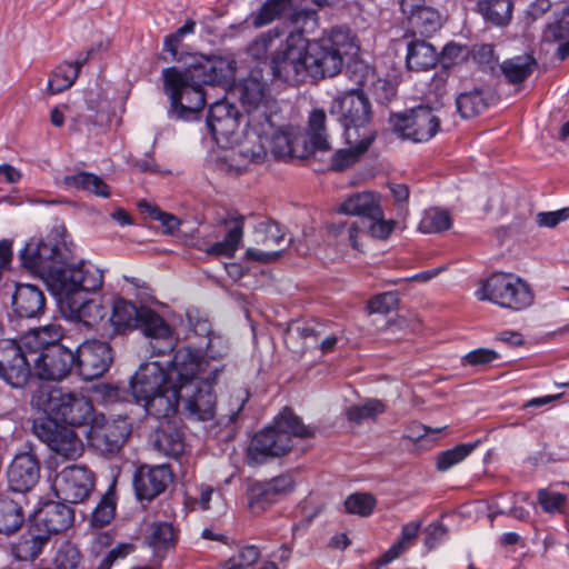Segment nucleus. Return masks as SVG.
<instances>
[{"label":"nucleus","mask_w":569,"mask_h":569,"mask_svg":"<svg viewBox=\"0 0 569 569\" xmlns=\"http://www.w3.org/2000/svg\"><path fill=\"white\" fill-rule=\"evenodd\" d=\"M279 118L278 112L268 117V123L271 128L261 126V132L254 128L247 129L244 140L239 143L238 149L230 150L219 159V169L228 174H240L249 163H258L264 160L268 149L276 158H288L293 126H279Z\"/></svg>","instance_id":"nucleus-1"},{"label":"nucleus","mask_w":569,"mask_h":569,"mask_svg":"<svg viewBox=\"0 0 569 569\" xmlns=\"http://www.w3.org/2000/svg\"><path fill=\"white\" fill-rule=\"evenodd\" d=\"M315 429L305 426L291 410H283L271 427L257 432L247 452L251 466L261 465L268 458L286 455L292 448V437L310 438Z\"/></svg>","instance_id":"nucleus-2"},{"label":"nucleus","mask_w":569,"mask_h":569,"mask_svg":"<svg viewBox=\"0 0 569 569\" xmlns=\"http://www.w3.org/2000/svg\"><path fill=\"white\" fill-rule=\"evenodd\" d=\"M112 312L107 322L113 328V333L139 329L152 341H161L158 347L151 342L152 355L159 356L172 349L173 338L169 325L152 309L137 307L124 299H118L112 305Z\"/></svg>","instance_id":"nucleus-3"},{"label":"nucleus","mask_w":569,"mask_h":569,"mask_svg":"<svg viewBox=\"0 0 569 569\" xmlns=\"http://www.w3.org/2000/svg\"><path fill=\"white\" fill-rule=\"evenodd\" d=\"M229 349L223 336L211 335L204 349L190 346L178 348L173 355L174 370L180 380L192 381V378L200 377L206 382H217L226 369L221 360L228 356Z\"/></svg>","instance_id":"nucleus-4"},{"label":"nucleus","mask_w":569,"mask_h":569,"mask_svg":"<svg viewBox=\"0 0 569 569\" xmlns=\"http://www.w3.org/2000/svg\"><path fill=\"white\" fill-rule=\"evenodd\" d=\"M329 111L338 116L347 143H356L360 152L367 151L375 139V132L368 128L371 106L366 94L358 89L348 90L332 100Z\"/></svg>","instance_id":"nucleus-5"},{"label":"nucleus","mask_w":569,"mask_h":569,"mask_svg":"<svg viewBox=\"0 0 569 569\" xmlns=\"http://www.w3.org/2000/svg\"><path fill=\"white\" fill-rule=\"evenodd\" d=\"M43 279L62 308L68 298L74 300L84 292L99 290L103 283V272L92 263L73 266L67 260L56 264Z\"/></svg>","instance_id":"nucleus-6"},{"label":"nucleus","mask_w":569,"mask_h":569,"mask_svg":"<svg viewBox=\"0 0 569 569\" xmlns=\"http://www.w3.org/2000/svg\"><path fill=\"white\" fill-rule=\"evenodd\" d=\"M31 405L44 415L61 419L69 426H84L93 419V407L83 396L63 392L59 388H40L31 398Z\"/></svg>","instance_id":"nucleus-7"},{"label":"nucleus","mask_w":569,"mask_h":569,"mask_svg":"<svg viewBox=\"0 0 569 569\" xmlns=\"http://www.w3.org/2000/svg\"><path fill=\"white\" fill-rule=\"evenodd\" d=\"M306 61V37L301 30L287 34L280 50L268 63L267 77L270 83L297 86L308 76Z\"/></svg>","instance_id":"nucleus-8"},{"label":"nucleus","mask_w":569,"mask_h":569,"mask_svg":"<svg viewBox=\"0 0 569 569\" xmlns=\"http://www.w3.org/2000/svg\"><path fill=\"white\" fill-rule=\"evenodd\" d=\"M269 78L259 70H252L238 87L239 98L247 113V129L271 128L268 117L276 114L278 103L267 91Z\"/></svg>","instance_id":"nucleus-9"},{"label":"nucleus","mask_w":569,"mask_h":569,"mask_svg":"<svg viewBox=\"0 0 569 569\" xmlns=\"http://www.w3.org/2000/svg\"><path fill=\"white\" fill-rule=\"evenodd\" d=\"M476 296L479 300H488L512 310L526 309L533 302L529 284L519 277L505 272H496L482 281Z\"/></svg>","instance_id":"nucleus-10"},{"label":"nucleus","mask_w":569,"mask_h":569,"mask_svg":"<svg viewBox=\"0 0 569 569\" xmlns=\"http://www.w3.org/2000/svg\"><path fill=\"white\" fill-rule=\"evenodd\" d=\"M173 73H182L174 67L162 71L164 91L170 99L168 116L174 120H191L206 104L203 89L193 80L176 79Z\"/></svg>","instance_id":"nucleus-11"},{"label":"nucleus","mask_w":569,"mask_h":569,"mask_svg":"<svg viewBox=\"0 0 569 569\" xmlns=\"http://www.w3.org/2000/svg\"><path fill=\"white\" fill-rule=\"evenodd\" d=\"M33 435L56 455L76 460L83 453V443L69 426L60 425L52 417H38L32 421Z\"/></svg>","instance_id":"nucleus-12"},{"label":"nucleus","mask_w":569,"mask_h":569,"mask_svg":"<svg viewBox=\"0 0 569 569\" xmlns=\"http://www.w3.org/2000/svg\"><path fill=\"white\" fill-rule=\"evenodd\" d=\"M389 121L395 133L413 142L429 141L440 128V118L427 106H419L408 113L391 114Z\"/></svg>","instance_id":"nucleus-13"},{"label":"nucleus","mask_w":569,"mask_h":569,"mask_svg":"<svg viewBox=\"0 0 569 569\" xmlns=\"http://www.w3.org/2000/svg\"><path fill=\"white\" fill-rule=\"evenodd\" d=\"M174 382H178V386L186 383L184 380H180L178 377L172 359L166 367L160 361L140 365L131 377L129 386L133 398L140 403L142 399L161 391Z\"/></svg>","instance_id":"nucleus-14"},{"label":"nucleus","mask_w":569,"mask_h":569,"mask_svg":"<svg viewBox=\"0 0 569 569\" xmlns=\"http://www.w3.org/2000/svg\"><path fill=\"white\" fill-rule=\"evenodd\" d=\"M132 431L131 422L127 417L107 419L104 416H94L88 433L92 448L102 455L119 452Z\"/></svg>","instance_id":"nucleus-15"},{"label":"nucleus","mask_w":569,"mask_h":569,"mask_svg":"<svg viewBox=\"0 0 569 569\" xmlns=\"http://www.w3.org/2000/svg\"><path fill=\"white\" fill-rule=\"evenodd\" d=\"M70 258V250L64 242L51 239H31L20 252L22 266L44 278L50 270Z\"/></svg>","instance_id":"nucleus-16"},{"label":"nucleus","mask_w":569,"mask_h":569,"mask_svg":"<svg viewBox=\"0 0 569 569\" xmlns=\"http://www.w3.org/2000/svg\"><path fill=\"white\" fill-rule=\"evenodd\" d=\"M30 356L22 340L0 339V379L13 388H22L32 375Z\"/></svg>","instance_id":"nucleus-17"},{"label":"nucleus","mask_w":569,"mask_h":569,"mask_svg":"<svg viewBox=\"0 0 569 569\" xmlns=\"http://www.w3.org/2000/svg\"><path fill=\"white\" fill-rule=\"evenodd\" d=\"M326 113L321 109L313 110L309 116L308 131L301 127H292L290 154L288 158L306 159L315 150H328L330 148L326 136Z\"/></svg>","instance_id":"nucleus-18"},{"label":"nucleus","mask_w":569,"mask_h":569,"mask_svg":"<svg viewBox=\"0 0 569 569\" xmlns=\"http://www.w3.org/2000/svg\"><path fill=\"white\" fill-rule=\"evenodd\" d=\"M94 486L93 473L84 466H68L54 477L52 488L56 496L68 503L84 501Z\"/></svg>","instance_id":"nucleus-19"},{"label":"nucleus","mask_w":569,"mask_h":569,"mask_svg":"<svg viewBox=\"0 0 569 569\" xmlns=\"http://www.w3.org/2000/svg\"><path fill=\"white\" fill-rule=\"evenodd\" d=\"M33 360L34 375L47 381H62L76 367V355L64 345H50Z\"/></svg>","instance_id":"nucleus-20"},{"label":"nucleus","mask_w":569,"mask_h":569,"mask_svg":"<svg viewBox=\"0 0 569 569\" xmlns=\"http://www.w3.org/2000/svg\"><path fill=\"white\" fill-rule=\"evenodd\" d=\"M217 382H206L200 377L186 381L180 387L181 401L184 402V410L191 419L210 420L216 415V395L213 386Z\"/></svg>","instance_id":"nucleus-21"},{"label":"nucleus","mask_w":569,"mask_h":569,"mask_svg":"<svg viewBox=\"0 0 569 569\" xmlns=\"http://www.w3.org/2000/svg\"><path fill=\"white\" fill-rule=\"evenodd\" d=\"M76 367L84 380H93L103 376L113 356L109 343L100 340H87L76 350Z\"/></svg>","instance_id":"nucleus-22"},{"label":"nucleus","mask_w":569,"mask_h":569,"mask_svg":"<svg viewBox=\"0 0 569 569\" xmlns=\"http://www.w3.org/2000/svg\"><path fill=\"white\" fill-rule=\"evenodd\" d=\"M296 481L289 473L269 480L254 481L248 488V503L253 512H262L295 490Z\"/></svg>","instance_id":"nucleus-23"},{"label":"nucleus","mask_w":569,"mask_h":569,"mask_svg":"<svg viewBox=\"0 0 569 569\" xmlns=\"http://www.w3.org/2000/svg\"><path fill=\"white\" fill-rule=\"evenodd\" d=\"M240 113L227 100H218L210 104L207 116V127L214 141L227 147L237 141L234 138L239 128Z\"/></svg>","instance_id":"nucleus-24"},{"label":"nucleus","mask_w":569,"mask_h":569,"mask_svg":"<svg viewBox=\"0 0 569 569\" xmlns=\"http://www.w3.org/2000/svg\"><path fill=\"white\" fill-rule=\"evenodd\" d=\"M172 481L168 465L141 466L133 476V488L139 500H152Z\"/></svg>","instance_id":"nucleus-25"},{"label":"nucleus","mask_w":569,"mask_h":569,"mask_svg":"<svg viewBox=\"0 0 569 569\" xmlns=\"http://www.w3.org/2000/svg\"><path fill=\"white\" fill-rule=\"evenodd\" d=\"M9 488L18 493L30 491L40 479V462L36 455L22 452L17 455L7 471Z\"/></svg>","instance_id":"nucleus-26"},{"label":"nucleus","mask_w":569,"mask_h":569,"mask_svg":"<svg viewBox=\"0 0 569 569\" xmlns=\"http://www.w3.org/2000/svg\"><path fill=\"white\" fill-rule=\"evenodd\" d=\"M308 76L313 79H322L338 74L342 68L343 60L340 56L329 50L327 46L318 40L308 43L306 39V61Z\"/></svg>","instance_id":"nucleus-27"},{"label":"nucleus","mask_w":569,"mask_h":569,"mask_svg":"<svg viewBox=\"0 0 569 569\" xmlns=\"http://www.w3.org/2000/svg\"><path fill=\"white\" fill-rule=\"evenodd\" d=\"M31 521L50 539L71 527L74 511L63 502L49 501L34 512Z\"/></svg>","instance_id":"nucleus-28"},{"label":"nucleus","mask_w":569,"mask_h":569,"mask_svg":"<svg viewBox=\"0 0 569 569\" xmlns=\"http://www.w3.org/2000/svg\"><path fill=\"white\" fill-rule=\"evenodd\" d=\"M89 292H84L77 299H66L64 307L61 308L66 318L82 322L88 327L99 325L109 313V306L103 305L99 299L88 297Z\"/></svg>","instance_id":"nucleus-29"},{"label":"nucleus","mask_w":569,"mask_h":569,"mask_svg":"<svg viewBox=\"0 0 569 569\" xmlns=\"http://www.w3.org/2000/svg\"><path fill=\"white\" fill-rule=\"evenodd\" d=\"M230 73L229 63L221 58H203L190 64L182 73H173L176 79L193 80L201 88L203 84H217L227 80Z\"/></svg>","instance_id":"nucleus-30"},{"label":"nucleus","mask_w":569,"mask_h":569,"mask_svg":"<svg viewBox=\"0 0 569 569\" xmlns=\"http://www.w3.org/2000/svg\"><path fill=\"white\" fill-rule=\"evenodd\" d=\"M395 228L393 220L383 219V212L377 218L368 220L353 221L350 223H338L332 226V230L339 236H347L353 249H359L358 237L366 230L371 237L377 239H386Z\"/></svg>","instance_id":"nucleus-31"},{"label":"nucleus","mask_w":569,"mask_h":569,"mask_svg":"<svg viewBox=\"0 0 569 569\" xmlns=\"http://www.w3.org/2000/svg\"><path fill=\"white\" fill-rule=\"evenodd\" d=\"M301 12L293 7L292 0H266L257 10L252 11L237 28H243L250 23L252 28L260 29L282 18L298 20Z\"/></svg>","instance_id":"nucleus-32"},{"label":"nucleus","mask_w":569,"mask_h":569,"mask_svg":"<svg viewBox=\"0 0 569 569\" xmlns=\"http://www.w3.org/2000/svg\"><path fill=\"white\" fill-rule=\"evenodd\" d=\"M12 308L20 318H38L44 312V293L33 284H18L12 296Z\"/></svg>","instance_id":"nucleus-33"},{"label":"nucleus","mask_w":569,"mask_h":569,"mask_svg":"<svg viewBox=\"0 0 569 569\" xmlns=\"http://www.w3.org/2000/svg\"><path fill=\"white\" fill-rule=\"evenodd\" d=\"M180 400V387H178V382H174L161 391L142 399L140 403L143 405L149 416L157 419H168L178 411Z\"/></svg>","instance_id":"nucleus-34"},{"label":"nucleus","mask_w":569,"mask_h":569,"mask_svg":"<svg viewBox=\"0 0 569 569\" xmlns=\"http://www.w3.org/2000/svg\"><path fill=\"white\" fill-rule=\"evenodd\" d=\"M49 540L50 539L31 521L28 530L12 545L11 553L19 561H33L42 553Z\"/></svg>","instance_id":"nucleus-35"},{"label":"nucleus","mask_w":569,"mask_h":569,"mask_svg":"<svg viewBox=\"0 0 569 569\" xmlns=\"http://www.w3.org/2000/svg\"><path fill=\"white\" fill-rule=\"evenodd\" d=\"M222 223L228 227L222 241L216 242L206 249L208 254L233 257L243 237V216L232 214L223 219Z\"/></svg>","instance_id":"nucleus-36"},{"label":"nucleus","mask_w":569,"mask_h":569,"mask_svg":"<svg viewBox=\"0 0 569 569\" xmlns=\"http://www.w3.org/2000/svg\"><path fill=\"white\" fill-rule=\"evenodd\" d=\"M319 40L323 46H327L329 50L340 56L341 60L357 57L360 50L356 36L346 27H335Z\"/></svg>","instance_id":"nucleus-37"},{"label":"nucleus","mask_w":569,"mask_h":569,"mask_svg":"<svg viewBox=\"0 0 569 569\" xmlns=\"http://www.w3.org/2000/svg\"><path fill=\"white\" fill-rule=\"evenodd\" d=\"M283 33L279 28H272L258 34L246 49L247 54L258 61H271V57L280 50L284 42Z\"/></svg>","instance_id":"nucleus-38"},{"label":"nucleus","mask_w":569,"mask_h":569,"mask_svg":"<svg viewBox=\"0 0 569 569\" xmlns=\"http://www.w3.org/2000/svg\"><path fill=\"white\" fill-rule=\"evenodd\" d=\"M340 211L350 216H359L361 220L377 218L381 214L379 197L370 191L355 193L341 203Z\"/></svg>","instance_id":"nucleus-39"},{"label":"nucleus","mask_w":569,"mask_h":569,"mask_svg":"<svg viewBox=\"0 0 569 569\" xmlns=\"http://www.w3.org/2000/svg\"><path fill=\"white\" fill-rule=\"evenodd\" d=\"M438 60L439 54L431 43L415 39L407 44L406 63L410 70H430L437 64Z\"/></svg>","instance_id":"nucleus-40"},{"label":"nucleus","mask_w":569,"mask_h":569,"mask_svg":"<svg viewBox=\"0 0 569 569\" xmlns=\"http://www.w3.org/2000/svg\"><path fill=\"white\" fill-rule=\"evenodd\" d=\"M153 446L159 452L178 458L184 451L183 433L170 421H164L157 428Z\"/></svg>","instance_id":"nucleus-41"},{"label":"nucleus","mask_w":569,"mask_h":569,"mask_svg":"<svg viewBox=\"0 0 569 569\" xmlns=\"http://www.w3.org/2000/svg\"><path fill=\"white\" fill-rule=\"evenodd\" d=\"M62 337V329L58 325H47L29 330L22 341L29 353L40 355L50 345H62L59 340Z\"/></svg>","instance_id":"nucleus-42"},{"label":"nucleus","mask_w":569,"mask_h":569,"mask_svg":"<svg viewBox=\"0 0 569 569\" xmlns=\"http://www.w3.org/2000/svg\"><path fill=\"white\" fill-rule=\"evenodd\" d=\"M536 68L537 61L531 54L509 58L500 64L502 76L511 84H519L526 81Z\"/></svg>","instance_id":"nucleus-43"},{"label":"nucleus","mask_w":569,"mask_h":569,"mask_svg":"<svg viewBox=\"0 0 569 569\" xmlns=\"http://www.w3.org/2000/svg\"><path fill=\"white\" fill-rule=\"evenodd\" d=\"M512 0H478L477 11L483 20L496 27H506L512 19Z\"/></svg>","instance_id":"nucleus-44"},{"label":"nucleus","mask_w":569,"mask_h":569,"mask_svg":"<svg viewBox=\"0 0 569 569\" xmlns=\"http://www.w3.org/2000/svg\"><path fill=\"white\" fill-rule=\"evenodd\" d=\"M62 183L67 189L88 191L97 197L108 198L110 190L108 184L98 176L79 171L74 174L64 176Z\"/></svg>","instance_id":"nucleus-45"},{"label":"nucleus","mask_w":569,"mask_h":569,"mask_svg":"<svg viewBox=\"0 0 569 569\" xmlns=\"http://www.w3.org/2000/svg\"><path fill=\"white\" fill-rule=\"evenodd\" d=\"M24 522V512L19 501L9 496L0 497V533L12 535Z\"/></svg>","instance_id":"nucleus-46"},{"label":"nucleus","mask_w":569,"mask_h":569,"mask_svg":"<svg viewBox=\"0 0 569 569\" xmlns=\"http://www.w3.org/2000/svg\"><path fill=\"white\" fill-rule=\"evenodd\" d=\"M488 103L480 90L462 92L456 98L457 111L461 118L468 119L480 114L486 110Z\"/></svg>","instance_id":"nucleus-47"},{"label":"nucleus","mask_w":569,"mask_h":569,"mask_svg":"<svg viewBox=\"0 0 569 569\" xmlns=\"http://www.w3.org/2000/svg\"><path fill=\"white\" fill-rule=\"evenodd\" d=\"M479 441L460 443L445 450L437 456L436 467L439 471H448L453 466L463 461L478 446Z\"/></svg>","instance_id":"nucleus-48"},{"label":"nucleus","mask_w":569,"mask_h":569,"mask_svg":"<svg viewBox=\"0 0 569 569\" xmlns=\"http://www.w3.org/2000/svg\"><path fill=\"white\" fill-rule=\"evenodd\" d=\"M79 76L78 69L71 66V62H64L56 68L48 81V90L50 93H59L69 89Z\"/></svg>","instance_id":"nucleus-49"},{"label":"nucleus","mask_w":569,"mask_h":569,"mask_svg":"<svg viewBox=\"0 0 569 569\" xmlns=\"http://www.w3.org/2000/svg\"><path fill=\"white\" fill-rule=\"evenodd\" d=\"M451 224L452 219L448 211L432 208L425 211L419 229L423 233H437L448 230Z\"/></svg>","instance_id":"nucleus-50"},{"label":"nucleus","mask_w":569,"mask_h":569,"mask_svg":"<svg viewBox=\"0 0 569 569\" xmlns=\"http://www.w3.org/2000/svg\"><path fill=\"white\" fill-rule=\"evenodd\" d=\"M386 406L377 399L367 400L362 405L351 406L347 409V418L355 423H362L367 420H375L378 416L382 415Z\"/></svg>","instance_id":"nucleus-51"},{"label":"nucleus","mask_w":569,"mask_h":569,"mask_svg":"<svg viewBox=\"0 0 569 569\" xmlns=\"http://www.w3.org/2000/svg\"><path fill=\"white\" fill-rule=\"evenodd\" d=\"M174 541L176 533L171 523L156 522L151 526L148 543L154 551L167 550L174 545Z\"/></svg>","instance_id":"nucleus-52"},{"label":"nucleus","mask_w":569,"mask_h":569,"mask_svg":"<svg viewBox=\"0 0 569 569\" xmlns=\"http://www.w3.org/2000/svg\"><path fill=\"white\" fill-rule=\"evenodd\" d=\"M377 505L376 498L371 493L356 492L347 497L345 508L348 513L368 517L372 513Z\"/></svg>","instance_id":"nucleus-53"},{"label":"nucleus","mask_w":569,"mask_h":569,"mask_svg":"<svg viewBox=\"0 0 569 569\" xmlns=\"http://www.w3.org/2000/svg\"><path fill=\"white\" fill-rule=\"evenodd\" d=\"M419 528L420 523L418 522L406 523L401 529V537L399 541L391 546L389 550L382 556L381 562L387 565L393 559L398 558L407 549L408 542L417 537Z\"/></svg>","instance_id":"nucleus-54"},{"label":"nucleus","mask_w":569,"mask_h":569,"mask_svg":"<svg viewBox=\"0 0 569 569\" xmlns=\"http://www.w3.org/2000/svg\"><path fill=\"white\" fill-rule=\"evenodd\" d=\"M257 243H261L267 248L279 246L284 242V232L280 226L273 221H263L256 227Z\"/></svg>","instance_id":"nucleus-55"},{"label":"nucleus","mask_w":569,"mask_h":569,"mask_svg":"<svg viewBox=\"0 0 569 569\" xmlns=\"http://www.w3.org/2000/svg\"><path fill=\"white\" fill-rule=\"evenodd\" d=\"M409 24L421 34H429L440 27V17L436 10L426 6L413 16Z\"/></svg>","instance_id":"nucleus-56"},{"label":"nucleus","mask_w":569,"mask_h":569,"mask_svg":"<svg viewBox=\"0 0 569 569\" xmlns=\"http://www.w3.org/2000/svg\"><path fill=\"white\" fill-rule=\"evenodd\" d=\"M538 501L543 511L549 513L562 512L567 502V497L560 492L550 489H540L538 491Z\"/></svg>","instance_id":"nucleus-57"},{"label":"nucleus","mask_w":569,"mask_h":569,"mask_svg":"<svg viewBox=\"0 0 569 569\" xmlns=\"http://www.w3.org/2000/svg\"><path fill=\"white\" fill-rule=\"evenodd\" d=\"M399 303V296L396 291H388L375 296L368 302L370 313L387 315L392 311Z\"/></svg>","instance_id":"nucleus-58"},{"label":"nucleus","mask_w":569,"mask_h":569,"mask_svg":"<svg viewBox=\"0 0 569 569\" xmlns=\"http://www.w3.org/2000/svg\"><path fill=\"white\" fill-rule=\"evenodd\" d=\"M469 56V49L467 46L457 43H448L443 47L439 54V62L443 68H449L452 64L462 62Z\"/></svg>","instance_id":"nucleus-59"},{"label":"nucleus","mask_w":569,"mask_h":569,"mask_svg":"<svg viewBox=\"0 0 569 569\" xmlns=\"http://www.w3.org/2000/svg\"><path fill=\"white\" fill-rule=\"evenodd\" d=\"M260 557V550L256 546L242 547L238 555L230 558L226 563L234 565V569H249Z\"/></svg>","instance_id":"nucleus-60"},{"label":"nucleus","mask_w":569,"mask_h":569,"mask_svg":"<svg viewBox=\"0 0 569 569\" xmlns=\"http://www.w3.org/2000/svg\"><path fill=\"white\" fill-rule=\"evenodd\" d=\"M348 144H349V149H340L333 154L332 161H331V168L333 170L341 171V170L348 168L349 166H351L352 163L356 162V160L358 159V157L360 154L363 153V152L359 151V148L356 143L355 144L348 143Z\"/></svg>","instance_id":"nucleus-61"},{"label":"nucleus","mask_w":569,"mask_h":569,"mask_svg":"<svg viewBox=\"0 0 569 569\" xmlns=\"http://www.w3.org/2000/svg\"><path fill=\"white\" fill-rule=\"evenodd\" d=\"M196 22L192 19H188L182 27L177 29L176 32L164 38V49L169 51L173 57L178 53V47L183 37L191 34L194 31Z\"/></svg>","instance_id":"nucleus-62"},{"label":"nucleus","mask_w":569,"mask_h":569,"mask_svg":"<svg viewBox=\"0 0 569 569\" xmlns=\"http://www.w3.org/2000/svg\"><path fill=\"white\" fill-rule=\"evenodd\" d=\"M545 34L552 40L569 38V7L565 8L561 16L547 27Z\"/></svg>","instance_id":"nucleus-63"},{"label":"nucleus","mask_w":569,"mask_h":569,"mask_svg":"<svg viewBox=\"0 0 569 569\" xmlns=\"http://www.w3.org/2000/svg\"><path fill=\"white\" fill-rule=\"evenodd\" d=\"M569 219V208H562L556 211L539 212L536 221L540 227L555 228L562 221Z\"/></svg>","instance_id":"nucleus-64"}]
</instances>
